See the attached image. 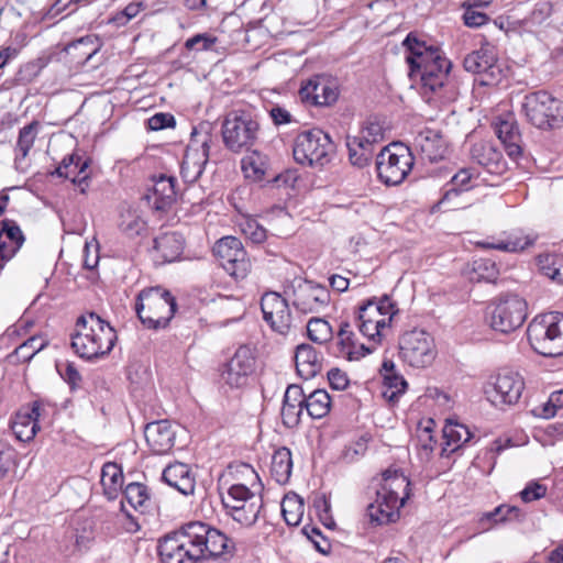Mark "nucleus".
Segmentation results:
<instances>
[{"mask_svg":"<svg viewBox=\"0 0 563 563\" xmlns=\"http://www.w3.org/2000/svg\"><path fill=\"white\" fill-rule=\"evenodd\" d=\"M383 396L389 401L397 400V398L404 394L407 388V382L397 373L383 374Z\"/></svg>","mask_w":563,"mask_h":563,"instance_id":"8fccbe9b","label":"nucleus"},{"mask_svg":"<svg viewBox=\"0 0 563 563\" xmlns=\"http://www.w3.org/2000/svg\"><path fill=\"white\" fill-rule=\"evenodd\" d=\"M242 232L247 239L256 244L263 243L267 238L265 228L254 219H247L242 224Z\"/></svg>","mask_w":563,"mask_h":563,"instance_id":"052dcab7","label":"nucleus"},{"mask_svg":"<svg viewBox=\"0 0 563 563\" xmlns=\"http://www.w3.org/2000/svg\"><path fill=\"white\" fill-rule=\"evenodd\" d=\"M117 339L114 328L96 312H89L77 318L70 346L80 358L95 361L110 354Z\"/></svg>","mask_w":563,"mask_h":563,"instance_id":"7ed1b4c3","label":"nucleus"},{"mask_svg":"<svg viewBox=\"0 0 563 563\" xmlns=\"http://www.w3.org/2000/svg\"><path fill=\"white\" fill-rule=\"evenodd\" d=\"M38 123L33 121L20 130L16 147H15V168L19 172H25L27 164L25 162L26 155L32 148L37 135Z\"/></svg>","mask_w":563,"mask_h":563,"instance_id":"f704fd0d","label":"nucleus"},{"mask_svg":"<svg viewBox=\"0 0 563 563\" xmlns=\"http://www.w3.org/2000/svg\"><path fill=\"white\" fill-rule=\"evenodd\" d=\"M177 309L175 297L161 287L143 289L139 292L135 311L147 329H164L168 325Z\"/></svg>","mask_w":563,"mask_h":563,"instance_id":"423d86ee","label":"nucleus"},{"mask_svg":"<svg viewBox=\"0 0 563 563\" xmlns=\"http://www.w3.org/2000/svg\"><path fill=\"white\" fill-rule=\"evenodd\" d=\"M331 301L330 291L325 286L311 280H299L292 287V305L302 313H318Z\"/></svg>","mask_w":563,"mask_h":563,"instance_id":"2eb2a0df","label":"nucleus"},{"mask_svg":"<svg viewBox=\"0 0 563 563\" xmlns=\"http://www.w3.org/2000/svg\"><path fill=\"white\" fill-rule=\"evenodd\" d=\"M400 356L412 367H426L435 357L433 339L423 330L406 332L399 342Z\"/></svg>","mask_w":563,"mask_h":563,"instance_id":"4468645a","label":"nucleus"},{"mask_svg":"<svg viewBox=\"0 0 563 563\" xmlns=\"http://www.w3.org/2000/svg\"><path fill=\"white\" fill-rule=\"evenodd\" d=\"M255 364L256 360L252 350L242 345L223 365L221 379L231 388H241L247 384L250 376L254 373Z\"/></svg>","mask_w":563,"mask_h":563,"instance_id":"dca6fc26","label":"nucleus"},{"mask_svg":"<svg viewBox=\"0 0 563 563\" xmlns=\"http://www.w3.org/2000/svg\"><path fill=\"white\" fill-rule=\"evenodd\" d=\"M400 507L402 506L376 492L375 501L367 506V515L372 523L386 525L395 522L399 518Z\"/></svg>","mask_w":563,"mask_h":563,"instance_id":"c756f323","label":"nucleus"},{"mask_svg":"<svg viewBox=\"0 0 563 563\" xmlns=\"http://www.w3.org/2000/svg\"><path fill=\"white\" fill-rule=\"evenodd\" d=\"M144 437L147 445L155 454H165L175 443V431L168 420H158L145 426Z\"/></svg>","mask_w":563,"mask_h":563,"instance_id":"4be33fe9","label":"nucleus"},{"mask_svg":"<svg viewBox=\"0 0 563 563\" xmlns=\"http://www.w3.org/2000/svg\"><path fill=\"white\" fill-rule=\"evenodd\" d=\"M464 192L451 187L445 186L442 197L432 207V211H454L465 209L470 206L463 199Z\"/></svg>","mask_w":563,"mask_h":563,"instance_id":"37998d69","label":"nucleus"},{"mask_svg":"<svg viewBox=\"0 0 563 563\" xmlns=\"http://www.w3.org/2000/svg\"><path fill=\"white\" fill-rule=\"evenodd\" d=\"M46 345V342L41 336H31L25 340L23 343L18 345L13 353L9 354L7 357L10 362L30 361L36 353L43 350Z\"/></svg>","mask_w":563,"mask_h":563,"instance_id":"c03bdc74","label":"nucleus"},{"mask_svg":"<svg viewBox=\"0 0 563 563\" xmlns=\"http://www.w3.org/2000/svg\"><path fill=\"white\" fill-rule=\"evenodd\" d=\"M346 147L349 151V159L353 166L364 168L369 165L373 159L375 145L364 136L347 135Z\"/></svg>","mask_w":563,"mask_h":563,"instance_id":"7c9ffc66","label":"nucleus"},{"mask_svg":"<svg viewBox=\"0 0 563 563\" xmlns=\"http://www.w3.org/2000/svg\"><path fill=\"white\" fill-rule=\"evenodd\" d=\"M472 279L476 282L495 283L499 275V268L490 258H478L473 262Z\"/></svg>","mask_w":563,"mask_h":563,"instance_id":"de8ad7c7","label":"nucleus"},{"mask_svg":"<svg viewBox=\"0 0 563 563\" xmlns=\"http://www.w3.org/2000/svg\"><path fill=\"white\" fill-rule=\"evenodd\" d=\"M376 320L377 316L373 307H366L364 303L360 306L356 317L358 331L373 341H376V335H378Z\"/></svg>","mask_w":563,"mask_h":563,"instance_id":"a18cd8bd","label":"nucleus"},{"mask_svg":"<svg viewBox=\"0 0 563 563\" xmlns=\"http://www.w3.org/2000/svg\"><path fill=\"white\" fill-rule=\"evenodd\" d=\"M523 390V377L518 372L503 368L496 375L490 376L485 393L494 406L504 407L516 405Z\"/></svg>","mask_w":563,"mask_h":563,"instance_id":"f8f14e48","label":"nucleus"},{"mask_svg":"<svg viewBox=\"0 0 563 563\" xmlns=\"http://www.w3.org/2000/svg\"><path fill=\"white\" fill-rule=\"evenodd\" d=\"M213 254L230 276L235 279L247 276L251 262L240 239L231 235L220 239L213 246Z\"/></svg>","mask_w":563,"mask_h":563,"instance_id":"ddd939ff","label":"nucleus"},{"mask_svg":"<svg viewBox=\"0 0 563 563\" xmlns=\"http://www.w3.org/2000/svg\"><path fill=\"white\" fill-rule=\"evenodd\" d=\"M335 145L330 135L321 129L300 132L294 142L295 161L303 166L323 167L331 161Z\"/></svg>","mask_w":563,"mask_h":563,"instance_id":"6e6552de","label":"nucleus"},{"mask_svg":"<svg viewBox=\"0 0 563 563\" xmlns=\"http://www.w3.org/2000/svg\"><path fill=\"white\" fill-rule=\"evenodd\" d=\"M40 402L34 401L31 408L20 410L10 422L11 433L21 442L31 441L37 433Z\"/></svg>","mask_w":563,"mask_h":563,"instance_id":"5701e85b","label":"nucleus"},{"mask_svg":"<svg viewBox=\"0 0 563 563\" xmlns=\"http://www.w3.org/2000/svg\"><path fill=\"white\" fill-rule=\"evenodd\" d=\"M358 135L368 139L372 144L376 145L384 139V129L378 121L369 119L364 123Z\"/></svg>","mask_w":563,"mask_h":563,"instance_id":"e2e57ef3","label":"nucleus"},{"mask_svg":"<svg viewBox=\"0 0 563 563\" xmlns=\"http://www.w3.org/2000/svg\"><path fill=\"white\" fill-rule=\"evenodd\" d=\"M339 85L335 79L316 75L302 82L299 97L302 102L316 107H329L339 98Z\"/></svg>","mask_w":563,"mask_h":563,"instance_id":"f3484780","label":"nucleus"},{"mask_svg":"<svg viewBox=\"0 0 563 563\" xmlns=\"http://www.w3.org/2000/svg\"><path fill=\"white\" fill-rule=\"evenodd\" d=\"M56 368L60 377L68 384L71 391H76L82 387V376L73 362L57 364Z\"/></svg>","mask_w":563,"mask_h":563,"instance_id":"5fc2aeb1","label":"nucleus"},{"mask_svg":"<svg viewBox=\"0 0 563 563\" xmlns=\"http://www.w3.org/2000/svg\"><path fill=\"white\" fill-rule=\"evenodd\" d=\"M68 48L82 49L81 55L85 56L86 62L89 60L99 49V38L95 35H86L76 41H73Z\"/></svg>","mask_w":563,"mask_h":563,"instance_id":"6e6d98bb","label":"nucleus"},{"mask_svg":"<svg viewBox=\"0 0 563 563\" xmlns=\"http://www.w3.org/2000/svg\"><path fill=\"white\" fill-rule=\"evenodd\" d=\"M528 316L527 301L516 294L499 296L490 313V327L501 333H510L520 328Z\"/></svg>","mask_w":563,"mask_h":563,"instance_id":"9b49d317","label":"nucleus"},{"mask_svg":"<svg viewBox=\"0 0 563 563\" xmlns=\"http://www.w3.org/2000/svg\"><path fill=\"white\" fill-rule=\"evenodd\" d=\"M443 437L446 446H452L451 451L454 452L470 442L473 435L465 424L448 420L443 427Z\"/></svg>","mask_w":563,"mask_h":563,"instance_id":"a19ab883","label":"nucleus"},{"mask_svg":"<svg viewBox=\"0 0 563 563\" xmlns=\"http://www.w3.org/2000/svg\"><path fill=\"white\" fill-rule=\"evenodd\" d=\"M364 305L373 307L377 317L388 316V320H391L393 316L397 312L396 305L388 295H384L379 300H376V298L367 299Z\"/></svg>","mask_w":563,"mask_h":563,"instance_id":"bf43d9fd","label":"nucleus"},{"mask_svg":"<svg viewBox=\"0 0 563 563\" xmlns=\"http://www.w3.org/2000/svg\"><path fill=\"white\" fill-rule=\"evenodd\" d=\"M495 56L488 46L473 51L464 57V69L473 74H494Z\"/></svg>","mask_w":563,"mask_h":563,"instance_id":"72a5a7b5","label":"nucleus"},{"mask_svg":"<svg viewBox=\"0 0 563 563\" xmlns=\"http://www.w3.org/2000/svg\"><path fill=\"white\" fill-rule=\"evenodd\" d=\"M527 336L531 347L540 355H563V313L553 311L536 316L528 324Z\"/></svg>","mask_w":563,"mask_h":563,"instance_id":"39448f33","label":"nucleus"},{"mask_svg":"<svg viewBox=\"0 0 563 563\" xmlns=\"http://www.w3.org/2000/svg\"><path fill=\"white\" fill-rule=\"evenodd\" d=\"M261 309L264 320L271 328L286 334L291 325V313L288 301L276 291H267L261 299Z\"/></svg>","mask_w":563,"mask_h":563,"instance_id":"a211bd4d","label":"nucleus"},{"mask_svg":"<svg viewBox=\"0 0 563 563\" xmlns=\"http://www.w3.org/2000/svg\"><path fill=\"white\" fill-rule=\"evenodd\" d=\"M124 498L135 509L146 512L151 508V495L146 485L141 483H130L123 490Z\"/></svg>","mask_w":563,"mask_h":563,"instance_id":"58836bf2","label":"nucleus"},{"mask_svg":"<svg viewBox=\"0 0 563 563\" xmlns=\"http://www.w3.org/2000/svg\"><path fill=\"white\" fill-rule=\"evenodd\" d=\"M26 45V34L24 32H16L12 37L10 44L2 48V68L7 63L14 59Z\"/></svg>","mask_w":563,"mask_h":563,"instance_id":"13d9d810","label":"nucleus"},{"mask_svg":"<svg viewBox=\"0 0 563 563\" xmlns=\"http://www.w3.org/2000/svg\"><path fill=\"white\" fill-rule=\"evenodd\" d=\"M383 484L377 493L404 506L410 497V482L398 470L388 468L383 472Z\"/></svg>","mask_w":563,"mask_h":563,"instance_id":"393cba45","label":"nucleus"},{"mask_svg":"<svg viewBox=\"0 0 563 563\" xmlns=\"http://www.w3.org/2000/svg\"><path fill=\"white\" fill-rule=\"evenodd\" d=\"M297 373L305 379L318 375L322 371L323 355L312 345L301 343L295 353Z\"/></svg>","mask_w":563,"mask_h":563,"instance_id":"bb28decb","label":"nucleus"},{"mask_svg":"<svg viewBox=\"0 0 563 563\" xmlns=\"http://www.w3.org/2000/svg\"><path fill=\"white\" fill-rule=\"evenodd\" d=\"M338 340L340 354L349 358L350 352H352L357 346L355 334L352 331L350 322L341 321L338 332Z\"/></svg>","mask_w":563,"mask_h":563,"instance_id":"3c124183","label":"nucleus"},{"mask_svg":"<svg viewBox=\"0 0 563 563\" xmlns=\"http://www.w3.org/2000/svg\"><path fill=\"white\" fill-rule=\"evenodd\" d=\"M292 470L291 452L286 446L278 448L272 456L271 474L278 484L289 481Z\"/></svg>","mask_w":563,"mask_h":563,"instance_id":"c9c22d12","label":"nucleus"},{"mask_svg":"<svg viewBox=\"0 0 563 563\" xmlns=\"http://www.w3.org/2000/svg\"><path fill=\"white\" fill-rule=\"evenodd\" d=\"M210 143L209 124L201 123L192 129L190 142L180 164V175L185 183L194 184L203 174L210 156Z\"/></svg>","mask_w":563,"mask_h":563,"instance_id":"1a4fd4ad","label":"nucleus"},{"mask_svg":"<svg viewBox=\"0 0 563 563\" xmlns=\"http://www.w3.org/2000/svg\"><path fill=\"white\" fill-rule=\"evenodd\" d=\"M75 165V167L79 168L76 176L71 178L73 184L78 185L79 187L87 180L88 175L86 174V169L89 166V162L87 159H82L78 155H69L63 158L62 163L58 167L55 168V170L52 173V175H56L58 177H65L70 178V172L68 169Z\"/></svg>","mask_w":563,"mask_h":563,"instance_id":"e433bc0d","label":"nucleus"},{"mask_svg":"<svg viewBox=\"0 0 563 563\" xmlns=\"http://www.w3.org/2000/svg\"><path fill=\"white\" fill-rule=\"evenodd\" d=\"M522 112L527 121L540 130H554L563 126V101L545 90L525 96Z\"/></svg>","mask_w":563,"mask_h":563,"instance_id":"0eeeda50","label":"nucleus"},{"mask_svg":"<svg viewBox=\"0 0 563 563\" xmlns=\"http://www.w3.org/2000/svg\"><path fill=\"white\" fill-rule=\"evenodd\" d=\"M307 395L299 385H289L284 394L283 404L305 409Z\"/></svg>","mask_w":563,"mask_h":563,"instance_id":"69168bd1","label":"nucleus"},{"mask_svg":"<svg viewBox=\"0 0 563 563\" xmlns=\"http://www.w3.org/2000/svg\"><path fill=\"white\" fill-rule=\"evenodd\" d=\"M154 251L158 254L162 263H172L177 261L185 246L183 234L178 232H166L154 239Z\"/></svg>","mask_w":563,"mask_h":563,"instance_id":"cd10ccee","label":"nucleus"},{"mask_svg":"<svg viewBox=\"0 0 563 563\" xmlns=\"http://www.w3.org/2000/svg\"><path fill=\"white\" fill-rule=\"evenodd\" d=\"M147 129L151 131H161L176 125V119L172 113L157 112L147 119Z\"/></svg>","mask_w":563,"mask_h":563,"instance_id":"0e129e2a","label":"nucleus"},{"mask_svg":"<svg viewBox=\"0 0 563 563\" xmlns=\"http://www.w3.org/2000/svg\"><path fill=\"white\" fill-rule=\"evenodd\" d=\"M260 122L250 110L235 109L229 111L221 124V135L225 148L240 154L251 152L260 135Z\"/></svg>","mask_w":563,"mask_h":563,"instance_id":"20e7f679","label":"nucleus"},{"mask_svg":"<svg viewBox=\"0 0 563 563\" xmlns=\"http://www.w3.org/2000/svg\"><path fill=\"white\" fill-rule=\"evenodd\" d=\"M162 479L185 496L194 494L196 481L188 464L180 462L169 464L164 468Z\"/></svg>","mask_w":563,"mask_h":563,"instance_id":"a878e982","label":"nucleus"},{"mask_svg":"<svg viewBox=\"0 0 563 563\" xmlns=\"http://www.w3.org/2000/svg\"><path fill=\"white\" fill-rule=\"evenodd\" d=\"M471 157L489 174L503 175L507 172V162L501 151L490 141H479L472 145Z\"/></svg>","mask_w":563,"mask_h":563,"instance_id":"6ab92c4d","label":"nucleus"},{"mask_svg":"<svg viewBox=\"0 0 563 563\" xmlns=\"http://www.w3.org/2000/svg\"><path fill=\"white\" fill-rule=\"evenodd\" d=\"M494 130L509 158L519 163V159L523 157V148L517 122L512 118L499 120L495 123Z\"/></svg>","mask_w":563,"mask_h":563,"instance_id":"b1692460","label":"nucleus"},{"mask_svg":"<svg viewBox=\"0 0 563 563\" xmlns=\"http://www.w3.org/2000/svg\"><path fill=\"white\" fill-rule=\"evenodd\" d=\"M547 490V486L532 481L520 492V498L523 503L539 500L545 496Z\"/></svg>","mask_w":563,"mask_h":563,"instance_id":"338daca9","label":"nucleus"},{"mask_svg":"<svg viewBox=\"0 0 563 563\" xmlns=\"http://www.w3.org/2000/svg\"><path fill=\"white\" fill-rule=\"evenodd\" d=\"M119 231L128 239L143 235L147 230V222L137 209L121 208L117 222Z\"/></svg>","mask_w":563,"mask_h":563,"instance_id":"2f4dec72","label":"nucleus"},{"mask_svg":"<svg viewBox=\"0 0 563 563\" xmlns=\"http://www.w3.org/2000/svg\"><path fill=\"white\" fill-rule=\"evenodd\" d=\"M402 46L408 53L406 62L409 65V76L419 78L424 91L429 90L444 100H453L456 87L449 79L452 63L444 56L442 49L437 45L427 44L413 32L407 34Z\"/></svg>","mask_w":563,"mask_h":563,"instance_id":"f03ea898","label":"nucleus"},{"mask_svg":"<svg viewBox=\"0 0 563 563\" xmlns=\"http://www.w3.org/2000/svg\"><path fill=\"white\" fill-rule=\"evenodd\" d=\"M422 159L430 163L439 162L445 157L448 143L440 130L426 128L415 139Z\"/></svg>","mask_w":563,"mask_h":563,"instance_id":"412c9836","label":"nucleus"},{"mask_svg":"<svg viewBox=\"0 0 563 563\" xmlns=\"http://www.w3.org/2000/svg\"><path fill=\"white\" fill-rule=\"evenodd\" d=\"M74 537L79 551L88 549L89 544L95 539L92 525L85 522L81 528H76Z\"/></svg>","mask_w":563,"mask_h":563,"instance_id":"774afa93","label":"nucleus"},{"mask_svg":"<svg viewBox=\"0 0 563 563\" xmlns=\"http://www.w3.org/2000/svg\"><path fill=\"white\" fill-rule=\"evenodd\" d=\"M282 514L288 526H297L303 514V503L286 497L282 503Z\"/></svg>","mask_w":563,"mask_h":563,"instance_id":"864d4df0","label":"nucleus"},{"mask_svg":"<svg viewBox=\"0 0 563 563\" xmlns=\"http://www.w3.org/2000/svg\"><path fill=\"white\" fill-rule=\"evenodd\" d=\"M302 408L283 404L280 416L283 424L288 429L297 428L303 413Z\"/></svg>","mask_w":563,"mask_h":563,"instance_id":"680f3d73","label":"nucleus"},{"mask_svg":"<svg viewBox=\"0 0 563 563\" xmlns=\"http://www.w3.org/2000/svg\"><path fill=\"white\" fill-rule=\"evenodd\" d=\"M266 157L257 151H252L242 159V170L247 179L261 181L266 174Z\"/></svg>","mask_w":563,"mask_h":563,"instance_id":"79ce46f5","label":"nucleus"},{"mask_svg":"<svg viewBox=\"0 0 563 563\" xmlns=\"http://www.w3.org/2000/svg\"><path fill=\"white\" fill-rule=\"evenodd\" d=\"M217 42L218 38L216 36H212L208 33H199L187 38L185 42V47L188 51L196 52L211 51Z\"/></svg>","mask_w":563,"mask_h":563,"instance_id":"4d7b16f0","label":"nucleus"},{"mask_svg":"<svg viewBox=\"0 0 563 563\" xmlns=\"http://www.w3.org/2000/svg\"><path fill=\"white\" fill-rule=\"evenodd\" d=\"M410 148L401 144L385 146L376 156V172L387 186L400 185L413 167Z\"/></svg>","mask_w":563,"mask_h":563,"instance_id":"9d476101","label":"nucleus"},{"mask_svg":"<svg viewBox=\"0 0 563 563\" xmlns=\"http://www.w3.org/2000/svg\"><path fill=\"white\" fill-rule=\"evenodd\" d=\"M20 225L11 219H2V268L11 261L25 243Z\"/></svg>","mask_w":563,"mask_h":563,"instance_id":"c85d7f7f","label":"nucleus"},{"mask_svg":"<svg viewBox=\"0 0 563 563\" xmlns=\"http://www.w3.org/2000/svg\"><path fill=\"white\" fill-rule=\"evenodd\" d=\"M162 563H203L235 553V543L221 530L203 521H189L158 540Z\"/></svg>","mask_w":563,"mask_h":563,"instance_id":"f257e3e1","label":"nucleus"},{"mask_svg":"<svg viewBox=\"0 0 563 563\" xmlns=\"http://www.w3.org/2000/svg\"><path fill=\"white\" fill-rule=\"evenodd\" d=\"M331 408V397L324 389H316L307 395L305 410L312 419L325 417Z\"/></svg>","mask_w":563,"mask_h":563,"instance_id":"ea45409f","label":"nucleus"},{"mask_svg":"<svg viewBox=\"0 0 563 563\" xmlns=\"http://www.w3.org/2000/svg\"><path fill=\"white\" fill-rule=\"evenodd\" d=\"M477 176L473 168L464 167L451 177L446 186H451L465 194L474 188Z\"/></svg>","mask_w":563,"mask_h":563,"instance_id":"603ef678","label":"nucleus"},{"mask_svg":"<svg viewBox=\"0 0 563 563\" xmlns=\"http://www.w3.org/2000/svg\"><path fill=\"white\" fill-rule=\"evenodd\" d=\"M262 507V499L258 498L257 501L253 500L250 504L246 503L235 507L230 516L242 526L251 527L257 521Z\"/></svg>","mask_w":563,"mask_h":563,"instance_id":"49530a36","label":"nucleus"},{"mask_svg":"<svg viewBox=\"0 0 563 563\" xmlns=\"http://www.w3.org/2000/svg\"><path fill=\"white\" fill-rule=\"evenodd\" d=\"M308 338L318 344H324L331 341L333 336L332 327L322 318H311L307 324Z\"/></svg>","mask_w":563,"mask_h":563,"instance_id":"09e8293b","label":"nucleus"},{"mask_svg":"<svg viewBox=\"0 0 563 563\" xmlns=\"http://www.w3.org/2000/svg\"><path fill=\"white\" fill-rule=\"evenodd\" d=\"M123 473L117 463H106L101 471V485L108 499H114L122 487Z\"/></svg>","mask_w":563,"mask_h":563,"instance_id":"4c0bfd02","label":"nucleus"},{"mask_svg":"<svg viewBox=\"0 0 563 563\" xmlns=\"http://www.w3.org/2000/svg\"><path fill=\"white\" fill-rule=\"evenodd\" d=\"M537 240L536 234H523L521 231L509 233L506 238L495 242H482L484 249H493L503 252H519L531 246Z\"/></svg>","mask_w":563,"mask_h":563,"instance_id":"473e14b6","label":"nucleus"},{"mask_svg":"<svg viewBox=\"0 0 563 563\" xmlns=\"http://www.w3.org/2000/svg\"><path fill=\"white\" fill-rule=\"evenodd\" d=\"M153 187L145 195L148 205L156 211H166L176 200V178L161 174L153 178Z\"/></svg>","mask_w":563,"mask_h":563,"instance_id":"aec40b11","label":"nucleus"}]
</instances>
